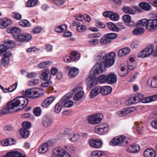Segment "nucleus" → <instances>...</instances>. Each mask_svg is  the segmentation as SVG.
Returning <instances> with one entry per match:
<instances>
[{"label":"nucleus","instance_id":"obj_1","mask_svg":"<svg viewBox=\"0 0 157 157\" xmlns=\"http://www.w3.org/2000/svg\"><path fill=\"white\" fill-rule=\"evenodd\" d=\"M116 55L114 52L107 54L104 62L99 64L97 63L90 71L87 78L86 86L87 89H91L97 85L96 76L104 71L106 67H109L113 66L115 62Z\"/></svg>","mask_w":157,"mask_h":157},{"label":"nucleus","instance_id":"obj_2","mask_svg":"<svg viewBox=\"0 0 157 157\" xmlns=\"http://www.w3.org/2000/svg\"><path fill=\"white\" fill-rule=\"evenodd\" d=\"M7 33H10L14 39L17 42H28L32 39V36L29 34L22 33L21 34V29L17 27L11 28L7 30Z\"/></svg>","mask_w":157,"mask_h":157},{"label":"nucleus","instance_id":"obj_3","mask_svg":"<svg viewBox=\"0 0 157 157\" xmlns=\"http://www.w3.org/2000/svg\"><path fill=\"white\" fill-rule=\"evenodd\" d=\"M136 25L137 27H145L146 29L150 32L157 30V18L149 20L143 19L138 21L136 23Z\"/></svg>","mask_w":157,"mask_h":157},{"label":"nucleus","instance_id":"obj_4","mask_svg":"<svg viewBox=\"0 0 157 157\" xmlns=\"http://www.w3.org/2000/svg\"><path fill=\"white\" fill-rule=\"evenodd\" d=\"M112 90V88L110 86H106L102 87L98 86L91 90L90 94V98H94L100 93L103 95H106L110 94Z\"/></svg>","mask_w":157,"mask_h":157},{"label":"nucleus","instance_id":"obj_5","mask_svg":"<svg viewBox=\"0 0 157 157\" xmlns=\"http://www.w3.org/2000/svg\"><path fill=\"white\" fill-rule=\"evenodd\" d=\"M11 101L14 108L19 106H22L21 109L17 108L16 110V111H17L23 109L26 106L28 105L29 101L25 97L18 96Z\"/></svg>","mask_w":157,"mask_h":157},{"label":"nucleus","instance_id":"obj_6","mask_svg":"<svg viewBox=\"0 0 157 157\" xmlns=\"http://www.w3.org/2000/svg\"><path fill=\"white\" fill-rule=\"evenodd\" d=\"M128 143L124 135L118 136L114 138L110 142V145L112 146L117 145L119 146H124Z\"/></svg>","mask_w":157,"mask_h":157},{"label":"nucleus","instance_id":"obj_7","mask_svg":"<svg viewBox=\"0 0 157 157\" xmlns=\"http://www.w3.org/2000/svg\"><path fill=\"white\" fill-rule=\"evenodd\" d=\"M15 44L11 40H8L4 42L3 44L0 45V55L6 52V50L9 48H15Z\"/></svg>","mask_w":157,"mask_h":157},{"label":"nucleus","instance_id":"obj_8","mask_svg":"<svg viewBox=\"0 0 157 157\" xmlns=\"http://www.w3.org/2000/svg\"><path fill=\"white\" fill-rule=\"evenodd\" d=\"M52 157H70V155L66 151L60 147H56L52 151Z\"/></svg>","mask_w":157,"mask_h":157},{"label":"nucleus","instance_id":"obj_9","mask_svg":"<svg viewBox=\"0 0 157 157\" xmlns=\"http://www.w3.org/2000/svg\"><path fill=\"white\" fill-rule=\"evenodd\" d=\"M103 117V116L102 113H98L95 116H90L87 120L90 124H95L100 123Z\"/></svg>","mask_w":157,"mask_h":157},{"label":"nucleus","instance_id":"obj_10","mask_svg":"<svg viewBox=\"0 0 157 157\" xmlns=\"http://www.w3.org/2000/svg\"><path fill=\"white\" fill-rule=\"evenodd\" d=\"M14 107L11 101L9 102L5 107L0 111V116L13 112Z\"/></svg>","mask_w":157,"mask_h":157},{"label":"nucleus","instance_id":"obj_11","mask_svg":"<svg viewBox=\"0 0 157 157\" xmlns=\"http://www.w3.org/2000/svg\"><path fill=\"white\" fill-rule=\"evenodd\" d=\"M89 143L91 147L95 148H100L102 144L101 141L98 139H91Z\"/></svg>","mask_w":157,"mask_h":157},{"label":"nucleus","instance_id":"obj_12","mask_svg":"<svg viewBox=\"0 0 157 157\" xmlns=\"http://www.w3.org/2000/svg\"><path fill=\"white\" fill-rule=\"evenodd\" d=\"M42 124L45 127H48L51 126L53 123L52 119L51 117L45 116L42 119Z\"/></svg>","mask_w":157,"mask_h":157},{"label":"nucleus","instance_id":"obj_13","mask_svg":"<svg viewBox=\"0 0 157 157\" xmlns=\"http://www.w3.org/2000/svg\"><path fill=\"white\" fill-rule=\"evenodd\" d=\"M55 97L51 96L45 98L41 104V107L45 108L50 105L55 100Z\"/></svg>","mask_w":157,"mask_h":157},{"label":"nucleus","instance_id":"obj_14","mask_svg":"<svg viewBox=\"0 0 157 157\" xmlns=\"http://www.w3.org/2000/svg\"><path fill=\"white\" fill-rule=\"evenodd\" d=\"M144 155V157H155L156 153L155 151L153 149L149 148L145 150Z\"/></svg>","mask_w":157,"mask_h":157},{"label":"nucleus","instance_id":"obj_15","mask_svg":"<svg viewBox=\"0 0 157 157\" xmlns=\"http://www.w3.org/2000/svg\"><path fill=\"white\" fill-rule=\"evenodd\" d=\"M90 155L91 157H108L106 154L102 151L99 150L92 151Z\"/></svg>","mask_w":157,"mask_h":157},{"label":"nucleus","instance_id":"obj_16","mask_svg":"<svg viewBox=\"0 0 157 157\" xmlns=\"http://www.w3.org/2000/svg\"><path fill=\"white\" fill-rule=\"evenodd\" d=\"M49 70L48 69L43 70L42 71V74L40 76V78L44 80H48L50 79V78L49 77Z\"/></svg>","mask_w":157,"mask_h":157},{"label":"nucleus","instance_id":"obj_17","mask_svg":"<svg viewBox=\"0 0 157 157\" xmlns=\"http://www.w3.org/2000/svg\"><path fill=\"white\" fill-rule=\"evenodd\" d=\"M50 141L48 143H45L41 145L39 148L38 152L39 153L44 154L46 153L48 150V147L50 145Z\"/></svg>","mask_w":157,"mask_h":157},{"label":"nucleus","instance_id":"obj_18","mask_svg":"<svg viewBox=\"0 0 157 157\" xmlns=\"http://www.w3.org/2000/svg\"><path fill=\"white\" fill-rule=\"evenodd\" d=\"M130 48L126 47L120 50L117 52V56L119 57H121L123 56L126 55L130 52Z\"/></svg>","mask_w":157,"mask_h":157},{"label":"nucleus","instance_id":"obj_19","mask_svg":"<svg viewBox=\"0 0 157 157\" xmlns=\"http://www.w3.org/2000/svg\"><path fill=\"white\" fill-rule=\"evenodd\" d=\"M73 61H77L80 58V54L78 52L73 51L70 54V57Z\"/></svg>","mask_w":157,"mask_h":157},{"label":"nucleus","instance_id":"obj_20","mask_svg":"<svg viewBox=\"0 0 157 157\" xmlns=\"http://www.w3.org/2000/svg\"><path fill=\"white\" fill-rule=\"evenodd\" d=\"M79 73L78 70L75 67L71 68L69 70L68 76L70 78H73L75 77Z\"/></svg>","mask_w":157,"mask_h":157},{"label":"nucleus","instance_id":"obj_21","mask_svg":"<svg viewBox=\"0 0 157 157\" xmlns=\"http://www.w3.org/2000/svg\"><path fill=\"white\" fill-rule=\"evenodd\" d=\"M117 75L113 74H110L107 75V82L113 84L115 83L117 80Z\"/></svg>","mask_w":157,"mask_h":157},{"label":"nucleus","instance_id":"obj_22","mask_svg":"<svg viewBox=\"0 0 157 157\" xmlns=\"http://www.w3.org/2000/svg\"><path fill=\"white\" fill-rule=\"evenodd\" d=\"M12 23L11 20L7 18H1L0 19V24L5 28L10 25Z\"/></svg>","mask_w":157,"mask_h":157},{"label":"nucleus","instance_id":"obj_23","mask_svg":"<svg viewBox=\"0 0 157 157\" xmlns=\"http://www.w3.org/2000/svg\"><path fill=\"white\" fill-rule=\"evenodd\" d=\"M139 7L142 9L143 10L149 11L151 8V5L148 3L146 2H141L139 4Z\"/></svg>","mask_w":157,"mask_h":157},{"label":"nucleus","instance_id":"obj_24","mask_svg":"<svg viewBox=\"0 0 157 157\" xmlns=\"http://www.w3.org/2000/svg\"><path fill=\"white\" fill-rule=\"evenodd\" d=\"M67 29L66 25L65 24H62L56 27L55 28V31L56 32L61 33L64 32Z\"/></svg>","mask_w":157,"mask_h":157},{"label":"nucleus","instance_id":"obj_25","mask_svg":"<svg viewBox=\"0 0 157 157\" xmlns=\"http://www.w3.org/2000/svg\"><path fill=\"white\" fill-rule=\"evenodd\" d=\"M145 30L142 27H137L132 32V33L134 35H140L143 34Z\"/></svg>","mask_w":157,"mask_h":157},{"label":"nucleus","instance_id":"obj_26","mask_svg":"<svg viewBox=\"0 0 157 157\" xmlns=\"http://www.w3.org/2000/svg\"><path fill=\"white\" fill-rule=\"evenodd\" d=\"M154 46L152 44H150L145 49V53L146 54L147 57L151 55L153 52Z\"/></svg>","mask_w":157,"mask_h":157},{"label":"nucleus","instance_id":"obj_27","mask_svg":"<svg viewBox=\"0 0 157 157\" xmlns=\"http://www.w3.org/2000/svg\"><path fill=\"white\" fill-rule=\"evenodd\" d=\"M148 85L151 87L155 88L157 87V81L154 78L153 79H149L147 82Z\"/></svg>","mask_w":157,"mask_h":157},{"label":"nucleus","instance_id":"obj_28","mask_svg":"<svg viewBox=\"0 0 157 157\" xmlns=\"http://www.w3.org/2000/svg\"><path fill=\"white\" fill-rule=\"evenodd\" d=\"M20 133L23 138H26L29 135V131L27 129L21 128L20 130Z\"/></svg>","mask_w":157,"mask_h":157},{"label":"nucleus","instance_id":"obj_29","mask_svg":"<svg viewBox=\"0 0 157 157\" xmlns=\"http://www.w3.org/2000/svg\"><path fill=\"white\" fill-rule=\"evenodd\" d=\"M38 0H29L26 2L25 6L27 7H33L35 6Z\"/></svg>","mask_w":157,"mask_h":157},{"label":"nucleus","instance_id":"obj_30","mask_svg":"<svg viewBox=\"0 0 157 157\" xmlns=\"http://www.w3.org/2000/svg\"><path fill=\"white\" fill-rule=\"evenodd\" d=\"M72 136L68 137L69 139L72 142H77V141L80 138V135L78 134L74 133Z\"/></svg>","mask_w":157,"mask_h":157},{"label":"nucleus","instance_id":"obj_31","mask_svg":"<svg viewBox=\"0 0 157 157\" xmlns=\"http://www.w3.org/2000/svg\"><path fill=\"white\" fill-rule=\"evenodd\" d=\"M111 42V40L108 38L105 34L100 40V43L102 44H106L109 43Z\"/></svg>","mask_w":157,"mask_h":157},{"label":"nucleus","instance_id":"obj_32","mask_svg":"<svg viewBox=\"0 0 157 157\" xmlns=\"http://www.w3.org/2000/svg\"><path fill=\"white\" fill-rule=\"evenodd\" d=\"M73 96V94L71 93H68L66 94L61 99V101L63 103H65L69 101V100Z\"/></svg>","mask_w":157,"mask_h":157},{"label":"nucleus","instance_id":"obj_33","mask_svg":"<svg viewBox=\"0 0 157 157\" xmlns=\"http://www.w3.org/2000/svg\"><path fill=\"white\" fill-rule=\"evenodd\" d=\"M137 97L138 98V101H140L144 103H148V101L146 100L147 97L144 98L143 94H138Z\"/></svg>","mask_w":157,"mask_h":157},{"label":"nucleus","instance_id":"obj_34","mask_svg":"<svg viewBox=\"0 0 157 157\" xmlns=\"http://www.w3.org/2000/svg\"><path fill=\"white\" fill-rule=\"evenodd\" d=\"M84 94V91H79L73 97V99L75 101H78L82 98Z\"/></svg>","mask_w":157,"mask_h":157},{"label":"nucleus","instance_id":"obj_35","mask_svg":"<svg viewBox=\"0 0 157 157\" xmlns=\"http://www.w3.org/2000/svg\"><path fill=\"white\" fill-rule=\"evenodd\" d=\"M122 10L124 12L127 14H134L135 13L132 9L128 6L123 7Z\"/></svg>","mask_w":157,"mask_h":157},{"label":"nucleus","instance_id":"obj_36","mask_svg":"<svg viewBox=\"0 0 157 157\" xmlns=\"http://www.w3.org/2000/svg\"><path fill=\"white\" fill-rule=\"evenodd\" d=\"M94 130L96 133L100 135L105 134L108 132L107 131H105L104 130L96 126L95 127Z\"/></svg>","mask_w":157,"mask_h":157},{"label":"nucleus","instance_id":"obj_37","mask_svg":"<svg viewBox=\"0 0 157 157\" xmlns=\"http://www.w3.org/2000/svg\"><path fill=\"white\" fill-rule=\"evenodd\" d=\"M32 94H33V98H36L38 97L39 96V91L40 90L38 88H32Z\"/></svg>","mask_w":157,"mask_h":157},{"label":"nucleus","instance_id":"obj_38","mask_svg":"<svg viewBox=\"0 0 157 157\" xmlns=\"http://www.w3.org/2000/svg\"><path fill=\"white\" fill-rule=\"evenodd\" d=\"M62 103L61 102H58L56 105L54 110L55 112L58 113L60 112L62 109Z\"/></svg>","mask_w":157,"mask_h":157},{"label":"nucleus","instance_id":"obj_39","mask_svg":"<svg viewBox=\"0 0 157 157\" xmlns=\"http://www.w3.org/2000/svg\"><path fill=\"white\" fill-rule=\"evenodd\" d=\"M23 94L24 96L29 98H33V97L32 94V88L27 90L25 92H24Z\"/></svg>","mask_w":157,"mask_h":157},{"label":"nucleus","instance_id":"obj_40","mask_svg":"<svg viewBox=\"0 0 157 157\" xmlns=\"http://www.w3.org/2000/svg\"><path fill=\"white\" fill-rule=\"evenodd\" d=\"M19 24L21 25L26 27H29L30 26V22L26 20H21L19 22Z\"/></svg>","mask_w":157,"mask_h":157},{"label":"nucleus","instance_id":"obj_41","mask_svg":"<svg viewBox=\"0 0 157 157\" xmlns=\"http://www.w3.org/2000/svg\"><path fill=\"white\" fill-rule=\"evenodd\" d=\"M107 26L110 30L116 32V29H117V26L112 22L107 23Z\"/></svg>","mask_w":157,"mask_h":157},{"label":"nucleus","instance_id":"obj_42","mask_svg":"<svg viewBox=\"0 0 157 157\" xmlns=\"http://www.w3.org/2000/svg\"><path fill=\"white\" fill-rule=\"evenodd\" d=\"M52 2L56 6H60L63 5L64 3L65 0H51Z\"/></svg>","mask_w":157,"mask_h":157},{"label":"nucleus","instance_id":"obj_43","mask_svg":"<svg viewBox=\"0 0 157 157\" xmlns=\"http://www.w3.org/2000/svg\"><path fill=\"white\" fill-rule=\"evenodd\" d=\"M41 109L40 107H36L33 109V113L35 115L38 117L41 113Z\"/></svg>","mask_w":157,"mask_h":157},{"label":"nucleus","instance_id":"obj_44","mask_svg":"<svg viewBox=\"0 0 157 157\" xmlns=\"http://www.w3.org/2000/svg\"><path fill=\"white\" fill-rule=\"evenodd\" d=\"M99 82L101 83H104L107 82V76L103 75H100L98 78Z\"/></svg>","mask_w":157,"mask_h":157},{"label":"nucleus","instance_id":"obj_45","mask_svg":"<svg viewBox=\"0 0 157 157\" xmlns=\"http://www.w3.org/2000/svg\"><path fill=\"white\" fill-rule=\"evenodd\" d=\"M22 125L23 127L22 129L28 130L31 127V124L29 122L25 121L22 123Z\"/></svg>","mask_w":157,"mask_h":157},{"label":"nucleus","instance_id":"obj_46","mask_svg":"<svg viewBox=\"0 0 157 157\" xmlns=\"http://www.w3.org/2000/svg\"><path fill=\"white\" fill-rule=\"evenodd\" d=\"M117 29H116V32H119L121 30H124L126 29V26L122 23L119 22L117 24Z\"/></svg>","mask_w":157,"mask_h":157},{"label":"nucleus","instance_id":"obj_47","mask_svg":"<svg viewBox=\"0 0 157 157\" xmlns=\"http://www.w3.org/2000/svg\"><path fill=\"white\" fill-rule=\"evenodd\" d=\"M146 100L148 101V103L157 100V93L154 95L147 97Z\"/></svg>","mask_w":157,"mask_h":157},{"label":"nucleus","instance_id":"obj_48","mask_svg":"<svg viewBox=\"0 0 157 157\" xmlns=\"http://www.w3.org/2000/svg\"><path fill=\"white\" fill-rule=\"evenodd\" d=\"M119 18V15L117 13H111L109 18L113 21H117Z\"/></svg>","mask_w":157,"mask_h":157},{"label":"nucleus","instance_id":"obj_49","mask_svg":"<svg viewBox=\"0 0 157 157\" xmlns=\"http://www.w3.org/2000/svg\"><path fill=\"white\" fill-rule=\"evenodd\" d=\"M10 59L8 57L6 58V57L3 56V58L1 59V63L3 66L8 65Z\"/></svg>","mask_w":157,"mask_h":157},{"label":"nucleus","instance_id":"obj_50","mask_svg":"<svg viewBox=\"0 0 157 157\" xmlns=\"http://www.w3.org/2000/svg\"><path fill=\"white\" fill-rule=\"evenodd\" d=\"M13 140L11 139H5L2 141L1 145L3 146H6L8 144L9 145H12L13 143H11V141Z\"/></svg>","mask_w":157,"mask_h":157},{"label":"nucleus","instance_id":"obj_51","mask_svg":"<svg viewBox=\"0 0 157 157\" xmlns=\"http://www.w3.org/2000/svg\"><path fill=\"white\" fill-rule=\"evenodd\" d=\"M127 66L129 70H133L136 67V62H128Z\"/></svg>","mask_w":157,"mask_h":157},{"label":"nucleus","instance_id":"obj_52","mask_svg":"<svg viewBox=\"0 0 157 157\" xmlns=\"http://www.w3.org/2000/svg\"><path fill=\"white\" fill-rule=\"evenodd\" d=\"M42 29V28L40 26H37L33 29V32L34 34H38L41 33Z\"/></svg>","mask_w":157,"mask_h":157},{"label":"nucleus","instance_id":"obj_53","mask_svg":"<svg viewBox=\"0 0 157 157\" xmlns=\"http://www.w3.org/2000/svg\"><path fill=\"white\" fill-rule=\"evenodd\" d=\"M127 109L126 108L123 109V110H120L117 112V114L119 115V117H122L126 114H128Z\"/></svg>","mask_w":157,"mask_h":157},{"label":"nucleus","instance_id":"obj_54","mask_svg":"<svg viewBox=\"0 0 157 157\" xmlns=\"http://www.w3.org/2000/svg\"><path fill=\"white\" fill-rule=\"evenodd\" d=\"M105 34L109 40L115 39L117 36V34L114 33H110Z\"/></svg>","mask_w":157,"mask_h":157},{"label":"nucleus","instance_id":"obj_55","mask_svg":"<svg viewBox=\"0 0 157 157\" xmlns=\"http://www.w3.org/2000/svg\"><path fill=\"white\" fill-rule=\"evenodd\" d=\"M39 82L38 79H33L29 81L28 84L29 85L34 86L37 84Z\"/></svg>","mask_w":157,"mask_h":157},{"label":"nucleus","instance_id":"obj_56","mask_svg":"<svg viewBox=\"0 0 157 157\" xmlns=\"http://www.w3.org/2000/svg\"><path fill=\"white\" fill-rule=\"evenodd\" d=\"M12 15L13 18L18 20H21L22 18L21 15L17 12H13Z\"/></svg>","mask_w":157,"mask_h":157},{"label":"nucleus","instance_id":"obj_57","mask_svg":"<svg viewBox=\"0 0 157 157\" xmlns=\"http://www.w3.org/2000/svg\"><path fill=\"white\" fill-rule=\"evenodd\" d=\"M63 61L66 63H69L72 61L71 57H70V55L69 56L65 55L63 57Z\"/></svg>","mask_w":157,"mask_h":157},{"label":"nucleus","instance_id":"obj_58","mask_svg":"<svg viewBox=\"0 0 157 157\" xmlns=\"http://www.w3.org/2000/svg\"><path fill=\"white\" fill-rule=\"evenodd\" d=\"M98 54L99 56H100L102 61L104 62L106 56L107 55V54H106V53L105 52L103 51H100L98 53Z\"/></svg>","mask_w":157,"mask_h":157},{"label":"nucleus","instance_id":"obj_59","mask_svg":"<svg viewBox=\"0 0 157 157\" xmlns=\"http://www.w3.org/2000/svg\"><path fill=\"white\" fill-rule=\"evenodd\" d=\"M133 129L136 134H140L141 133L142 130L140 127L135 126L133 128Z\"/></svg>","mask_w":157,"mask_h":157},{"label":"nucleus","instance_id":"obj_60","mask_svg":"<svg viewBox=\"0 0 157 157\" xmlns=\"http://www.w3.org/2000/svg\"><path fill=\"white\" fill-rule=\"evenodd\" d=\"M96 25L98 27L104 29L105 27V25L103 22L100 21H96Z\"/></svg>","mask_w":157,"mask_h":157},{"label":"nucleus","instance_id":"obj_61","mask_svg":"<svg viewBox=\"0 0 157 157\" xmlns=\"http://www.w3.org/2000/svg\"><path fill=\"white\" fill-rule=\"evenodd\" d=\"M73 102L72 101H69L67 102L64 103L63 105V107H70L72 106L73 105Z\"/></svg>","mask_w":157,"mask_h":157},{"label":"nucleus","instance_id":"obj_62","mask_svg":"<svg viewBox=\"0 0 157 157\" xmlns=\"http://www.w3.org/2000/svg\"><path fill=\"white\" fill-rule=\"evenodd\" d=\"M86 29V27L83 25H81L78 26L77 27V30L79 32H83Z\"/></svg>","mask_w":157,"mask_h":157},{"label":"nucleus","instance_id":"obj_63","mask_svg":"<svg viewBox=\"0 0 157 157\" xmlns=\"http://www.w3.org/2000/svg\"><path fill=\"white\" fill-rule=\"evenodd\" d=\"M50 63L49 61L44 62L39 64L38 66L40 68H42L45 67L47 65H49Z\"/></svg>","mask_w":157,"mask_h":157},{"label":"nucleus","instance_id":"obj_64","mask_svg":"<svg viewBox=\"0 0 157 157\" xmlns=\"http://www.w3.org/2000/svg\"><path fill=\"white\" fill-rule=\"evenodd\" d=\"M132 146L133 147V149L134 150V153H136L140 151V147L137 144H132Z\"/></svg>","mask_w":157,"mask_h":157}]
</instances>
